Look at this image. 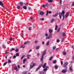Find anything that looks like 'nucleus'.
Instances as JSON below:
<instances>
[{
	"label": "nucleus",
	"instance_id": "603ef678",
	"mask_svg": "<svg viewBox=\"0 0 74 74\" xmlns=\"http://www.w3.org/2000/svg\"><path fill=\"white\" fill-rule=\"evenodd\" d=\"M57 42H60V40L59 39H57Z\"/></svg>",
	"mask_w": 74,
	"mask_h": 74
},
{
	"label": "nucleus",
	"instance_id": "f3484780",
	"mask_svg": "<svg viewBox=\"0 0 74 74\" xmlns=\"http://www.w3.org/2000/svg\"><path fill=\"white\" fill-rule=\"evenodd\" d=\"M48 1L49 3H52L53 2V0H48Z\"/></svg>",
	"mask_w": 74,
	"mask_h": 74
},
{
	"label": "nucleus",
	"instance_id": "9b49d317",
	"mask_svg": "<svg viewBox=\"0 0 74 74\" xmlns=\"http://www.w3.org/2000/svg\"><path fill=\"white\" fill-rule=\"evenodd\" d=\"M44 13L43 11H41L40 12L39 14L40 15H44Z\"/></svg>",
	"mask_w": 74,
	"mask_h": 74
},
{
	"label": "nucleus",
	"instance_id": "5701e85b",
	"mask_svg": "<svg viewBox=\"0 0 74 74\" xmlns=\"http://www.w3.org/2000/svg\"><path fill=\"white\" fill-rule=\"evenodd\" d=\"M69 69H70V71H73V69L72 68V66H70Z\"/></svg>",
	"mask_w": 74,
	"mask_h": 74
},
{
	"label": "nucleus",
	"instance_id": "de8ad7c7",
	"mask_svg": "<svg viewBox=\"0 0 74 74\" xmlns=\"http://www.w3.org/2000/svg\"><path fill=\"white\" fill-rule=\"evenodd\" d=\"M45 6H46L45 5H42V7H43V8H45Z\"/></svg>",
	"mask_w": 74,
	"mask_h": 74
},
{
	"label": "nucleus",
	"instance_id": "cd10ccee",
	"mask_svg": "<svg viewBox=\"0 0 74 74\" xmlns=\"http://www.w3.org/2000/svg\"><path fill=\"white\" fill-rule=\"evenodd\" d=\"M56 63V60H55L53 61V63L55 64Z\"/></svg>",
	"mask_w": 74,
	"mask_h": 74
},
{
	"label": "nucleus",
	"instance_id": "473e14b6",
	"mask_svg": "<svg viewBox=\"0 0 74 74\" xmlns=\"http://www.w3.org/2000/svg\"><path fill=\"white\" fill-rule=\"evenodd\" d=\"M7 64V62H5L3 65V66H5Z\"/></svg>",
	"mask_w": 74,
	"mask_h": 74
},
{
	"label": "nucleus",
	"instance_id": "c85d7f7f",
	"mask_svg": "<svg viewBox=\"0 0 74 74\" xmlns=\"http://www.w3.org/2000/svg\"><path fill=\"white\" fill-rule=\"evenodd\" d=\"M58 25H56L55 28V30H56L58 29Z\"/></svg>",
	"mask_w": 74,
	"mask_h": 74
},
{
	"label": "nucleus",
	"instance_id": "f257e3e1",
	"mask_svg": "<svg viewBox=\"0 0 74 74\" xmlns=\"http://www.w3.org/2000/svg\"><path fill=\"white\" fill-rule=\"evenodd\" d=\"M69 15H70V12H68L66 13L65 15V17L66 18H67L68 16H69Z\"/></svg>",
	"mask_w": 74,
	"mask_h": 74
},
{
	"label": "nucleus",
	"instance_id": "4be33fe9",
	"mask_svg": "<svg viewBox=\"0 0 74 74\" xmlns=\"http://www.w3.org/2000/svg\"><path fill=\"white\" fill-rule=\"evenodd\" d=\"M23 8L24 9V10H27V7L26 6H24L23 7Z\"/></svg>",
	"mask_w": 74,
	"mask_h": 74
},
{
	"label": "nucleus",
	"instance_id": "9d476101",
	"mask_svg": "<svg viewBox=\"0 0 74 74\" xmlns=\"http://www.w3.org/2000/svg\"><path fill=\"white\" fill-rule=\"evenodd\" d=\"M67 64H68V63L67 62H65L63 66L64 67H66Z\"/></svg>",
	"mask_w": 74,
	"mask_h": 74
},
{
	"label": "nucleus",
	"instance_id": "c756f323",
	"mask_svg": "<svg viewBox=\"0 0 74 74\" xmlns=\"http://www.w3.org/2000/svg\"><path fill=\"white\" fill-rule=\"evenodd\" d=\"M56 46H53V50H55V49H56Z\"/></svg>",
	"mask_w": 74,
	"mask_h": 74
},
{
	"label": "nucleus",
	"instance_id": "2eb2a0df",
	"mask_svg": "<svg viewBox=\"0 0 74 74\" xmlns=\"http://www.w3.org/2000/svg\"><path fill=\"white\" fill-rule=\"evenodd\" d=\"M62 36H63V37H64V36H66V33H65L63 32H62Z\"/></svg>",
	"mask_w": 74,
	"mask_h": 74
},
{
	"label": "nucleus",
	"instance_id": "f704fd0d",
	"mask_svg": "<svg viewBox=\"0 0 74 74\" xmlns=\"http://www.w3.org/2000/svg\"><path fill=\"white\" fill-rule=\"evenodd\" d=\"M52 58H53V56H51L49 58V60H51L52 59Z\"/></svg>",
	"mask_w": 74,
	"mask_h": 74
},
{
	"label": "nucleus",
	"instance_id": "412c9836",
	"mask_svg": "<svg viewBox=\"0 0 74 74\" xmlns=\"http://www.w3.org/2000/svg\"><path fill=\"white\" fill-rule=\"evenodd\" d=\"M54 21H55V19H52L51 21V23H53Z\"/></svg>",
	"mask_w": 74,
	"mask_h": 74
},
{
	"label": "nucleus",
	"instance_id": "6ab92c4d",
	"mask_svg": "<svg viewBox=\"0 0 74 74\" xmlns=\"http://www.w3.org/2000/svg\"><path fill=\"white\" fill-rule=\"evenodd\" d=\"M15 51V49L14 48H12L10 49V51Z\"/></svg>",
	"mask_w": 74,
	"mask_h": 74
},
{
	"label": "nucleus",
	"instance_id": "58836bf2",
	"mask_svg": "<svg viewBox=\"0 0 74 74\" xmlns=\"http://www.w3.org/2000/svg\"><path fill=\"white\" fill-rule=\"evenodd\" d=\"M42 71H39V72L38 73V74H42Z\"/></svg>",
	"mask_w": 74,
	"mask_h": 74
},
{
	"label": "nucleus",
	"instance_id": "39448f33",
	"mask_svg": "<svg viewBox=\"0 0 74 74\" xmlns=\"http://www.w3.org/2000/svg\"><path fill=\"white\" fill-rule=\"evenodd\" d=\"M48 13L49 14H51L52 13V12H51V11H49L48 12V10H47V13L46 14L47 16L48 15Z\"/></svg>",
	"mask_w": 74,
	"mask_h": 74
},
{
	"label": "nucleus",
	"instance_id": "5fc2aeb1",
	"mask_svg": "<svg viewBox=\"0 0 74 74\" xmlns=\"http://www.w3.org/2000/svg\"><path fill=\"white\" fill-rule=\"evenodd\" d=\"M37 55L38 56H40V53H38Z\"/></svg>",
	"mask_w": 74,
	"mask_h": 74
},
{
	"label": "nucleus",
	"instance_id": "e433bc0d",
	"mask_svg": "<svg viewBox=\"0 0 74 74\" xmlns=\"http://www.w3.org/2000/svg\"><path fill=\"white\" fill-rule=\"evenodd\" d=\"M25 56H23L21 58V60H22V59H23V58H24V57H25Z\"/></svg>",
	"mask_w": 74,
	"mask_h": 74
},
{
	"label": "nucleus",
	"instance_id": "7ed1b4c3",
	"mask_svg": "<svg viewBox=\"0 0 74 74\" xmlns=\"http://www.w3.org/2000/svg\"><path fill=\"white\" fill-rule=\"evenodd\" d=\"M0 5H1V6L3 7V8L5 6L4 5V4H3V3L1 1H0Z\"/></svg>",
	"mask_w": 74,
	"mask_h": 74
},
{
	"label": "nucleus",
	"instance_id": "2f4dec72",
	"mask_svg": "<svg viewBox=\"0 0 74 74\" xmlns=\"http://www.w3.org/2000/svg\"><path fill=\"white\" fill-rule=\"evenodd\" d=\"M26 60V58H25L23 60V64H24L25 62V61Z\"/></svg>",
	"mask_w": 74,
	"mask_h": 74
},
{
	"label": "nucleus",
	"instance_id": "4468645a",
	"mask_svg": "<svg viewBox=\"0 0 74 74\" xmlns=\"http://www.w3.org/2000/svg\"><path fill=\"white\" fill-rule=\"evenodd\" d=\"M58 15V13H56L55 14L53 15V17H55L56 16H57Z\"/></svg>",
	"mask_w": 74,
	"mask_h": 74
},
{
	"label": "nucleus",
	"instance_id": "f03ea898",
	"mask_svg": "<svg viewBox=\"0 0 74 74\" xmlns=\"http://www.w3.org/2000/svg\"><path fill=\"white\" fill-rule=\"evenodd\" d=\"M35 65H36V64L35 63L33 64L32 65H30V69H32V68H33V67H34V66H35Z\"/></svg>",
	"mask_w": 74,
	"mask_h": 74
},
{
	"label": "nucleus",
	"instance_id": "37998d69",
	"mask_svg": "<svg viewBox=\"0 0 74 74\" xmlns=\"http://www.w3.org/2000/svg\"><path fill=\"white\" fill-rule=\"evenodd\" d=\"M9 40L10 41H12L13 40V38H12L11 37L9 38Z\"/></svg>",
	"mask_w": 74,
	"mask_h": 74
},
{
	"label": "nucleus",
	"instance_id": "a878e982",
	"mask_svg": "<svg viewBox=\"0 0 74 74\" xmlns=\"http://www.w3.org/2000/svg\"><path fill=\"white\" fill-rule=\"evenodd\" d=\"M40 48V46H36V49H38Z\"/></svg>",
	"mask_w": 74,
	"mask_h": 74
},
{
	"label": "nucleus",
	"instance_id": "4d7b16f0",
	"mask_svg": "<svg viewBox=\"0 0 74 74\" xmlns=\"http://www.w3.org/2000/svg\"><path fill=\"white\" fill-rule=\"evenodd\" d=\"M62 0H60V4H62Z\"/></svg>",
	"mask_w": 74,
	"mask_h": 74
},
{
	"label": "nucleus",
	"instance_id": "a211bd4d",
	"mask_svg": "<svg viewBox=\"0 0 74 74\" xmlns=\"http://www.w3.org/2000/svg\"><path fill=\"white\" fill-rule=\"evenodd\" d=\"M45 5L46 7H48V6H49V4L48 3H47Z\"/></svg>",
	"mask_w": 74,
	"mask_h": 74
},
{
	"label": "nucleus",
	"instance_id": "49530a36",
	"mask_svg": "<svg viewBox=\"0 0 74 74\" xmlns=\"http://www.w3.org/2000/svg\"><path fill=\"white\" fill-rule=\"evenodd\" d=\"M49 36H50V37H51L52 36V34L50 33L49 34Z\"/></svg>",
	"mask_w": 74,
	"mask_h": 74
},
{
	"label": "nucleus",
	"instance_id": "b1692460",
	"mask_svg": "<svg viewBox=\"0 0 74 74\" xmlns=\"http://www.w3.org/2000/svg\"><path fill=\"white\" fill-rule=\"evenodd\" d=\"M15 55L16 56H19V53H17Z\"/></svg>",
	"mask_w": 74,
	"mask_h": 74
},
{
	"label": "nucleus",
	"instance_id": "c9c22d12",
	"mask_svg": "<svg viewBox=\"0 0 74 74\" xmlns=\"http://www.w3.org/2000/svg\"><path fill=\"white\" fill-rule=\"evenodd\" d=\"M43 71H47V68L44 69H43Z\"/></svg>",
	"mask_w": 74,
	"mask_h": 74
},
{
	"label": "nucleus",
	"instance_id": "dca6fc26",
	"mask_svg": "<svg viewBox=\"0 0 74 74\" xmlns=\"http://www.w3.org/2000/svg\"><path fill=\"white\" fill-rule=\"evenodd\" d=\"M46 65H47V63H45L43 65V69H45V68L46 67Z\"/></svg>",
	"mask_w": 74,
	"mask_h": 74
},
{
	"label": "nucleus",
	"instance_id": "ea45409f",
	"mask_svg": "<svg viewBox=\"0 0 74 74\" xmlns=\"http://www.w3.org/2000/svg\"><path fill=\"white\" fill-rule=\"evenodd\" d=\"M27 45H29L30 44V41H27Z\"/></svg>",
	"mask_w": 74,
	"mask_h": 74
},
{
	"label": "nucleus",
	"instance_id": "4c0bfd02",
	"mask_svg": "<svg viewBox=\"0 0 74 74\" xmlns=\"http://www.w3.org/2000/svg\"><path fill=\"white\" fill-rule=\"evenodd\" d=\"M14 69L15 70H17V69H18V67H17V66H16L14 68Z\"/></svg>",
	"mask_w": 74,
	"mask_h": 74
},
{
	"label": "nucleus",
	"instance_id": "20e7f679",
	"mask_svg": "<svg viewBox=\"0 0 74 74\" xmlns=\"http://www.w3.org/2000/svg\"><path fill=\"white\" fill-rule=\"evenodd\" d=\"M67 70L63 69L62 71V73H67Z\"/></svg>",
	"mask_w": 74,
	"mask_h": 74
},
{
	"label": "nucleus",
	"instance_id": "72a5a7b5",
	"mask_svg": "<svg viewBox=\"0 0 74 74\" xmlns=\"http://www.w3.org/2000/svg\"><path fill=\"white\" fill-rule=\"evenodd\" d=\"M62 14H65V11H64V10H62Z\"/></svg>",
	"mask_w": 74,
	"mask_h": 74
},
{
	"label": "nucleus",
	"instance_id": "774afa93",
	"mask_svg": "<svg viewBox=\"0 0 74 74\" xmlns=\"http://www.w3.org/2000/svg\"><path fill=\"white\" fill-rule=\"evenodd\" d=\"M35 43H37V40H35Z\"/></svg>",
	"mask_w": 74,
	"mask_h": 74
},
{
	"label": "nucleus",
	"instance_id": "bf43d9fd",
	"mask_svg": "<svg viewBox=\"0 0 74 74\" xmlns=\"http://www.w3.org/2000/svg\"><path fill=\"white\" fill-rule=\"evenodd\" d=\"M48 36V34H47V33H46V34H45V36H46V37H47V36Z\"/></svg>",
	"mask_w": 74,
	"mask_h": 74
},
{
	"label": "nucleus",
	"instance_id": "69168bd1",
	"mask_svg": "<svg viewBox=\"0 0 74 74\" xmlns=\"http://www.w3.org/2000/svg\"><path fill=\"white\" fill-rule=\"evenodd\" d=\"M62 41H64V38H62Z\"/></svg>",
	"mask_w": 74,
	"mask_h": 74
},
{
	"label": "nucleus",
	"instance_id": "8fccbe9b",
	"mask_svg": "<svg viewBox=\"0 0 74 74\" xmlns=\"http://www.w3.org/2000/svg\"><path fill=\"white\" fill-rule=\"evenodd\" d=\"M62 16H63V19L64 20V14H62Z\"/></svg>",
	"mask_w": 74,
	"mask_h": 74
},
{
	"label": "nucleus",
	"instance_id": "3c124183",
	"mask_svg": "<svg viewBox=\"0 0 74 74\" xmlns=\"http://www.w3.org/2000/svg\"><path fill=\"white\" fill-rule=\"evenodd\" d=\"M3 47L4 48H6V47L5 46V45H3Z\"/></svg>",
	"mask_w": 74,
	"mask_h": 74
},
{
	"label": "nucleus",
	"instance_id": "aec40b11",
	"mask_svg": "<svg viewBox=\"0 0 74 74\" xmlns=\"http://www.w3.org/2000/svg\"><path fill=\"white\" fill-rule=\"evenodd\" d=\"M23 3L21 2H20V5L21 6H23Z\"/></svg>",
	"mask_w": 74,
	"mask_h": 74
},
{
	"label": "nucleus",
	"instance_id": "e2e57ef3",
	"mask_svg": "<svg viewBox=\"0 0 74 74\" xmlns=\"http://www.w3.org/2000/svg\"><path fill=\"white\" fill-rule=\"evenodd\" d=\"M41 20L42 21H44V18H41Z\"/></svg>",
	"mask_w": 74,
	"mask_h": 74
},
{
	"label": "nucleus",
	"instance_id": "7c9ffc66",
	"mask_svg": "<svg viewBox=\"0 0 74 74\" xmlns=\"http://www.w3.org/2000/svg\"><path fill=\"white\" fill-rule=\"evenodd\" d=\"M27 71H25L23 72V74H27Z\"/></svg>",
	"mask_w": 74,
	"mask_h": 74
},
{
	"label": "nucleus",
	"instance_id": "09e8293b",
	"mask_svg": "<svg viewBox=\"0 0 74 74\" xmlns=\"http://www.w3.org/2000/svg\"><path fill=\"white\" fill-rule=\"evenodd\" d=\"M63 53L64 55H66V52H64Z\"/></svg>",
	"mask_w": 74,
	"mask_h": 74
},
{
	"label": "nucleus",
	"instance_id": "393cba45",
	"mask_svg": "<svg viewBox=\"0 0 74 74\" xmlns=\"http://www.w3.org/2000/svg\"><path fill=\"white\" fill-rule=\"evenodd\" d=\"M49 45V42L48 41L46 43V45L47 46H48Z\"/></svg>",
	"mask_w": 74,
	"mask_h": 74
},
{
	"label": "nucleus",
	"instance_id": "052dcab7",
	"mask_svg": "<svg viewBox=\"0 0 74 74\" xmlns=\"http://www.w3.org/2000/svg\"><path fill=\"white\" fill-rule=\"evenodd\" d=\"M63 64V61H61V65H62V64Z\"/></svg>",
	"mask_w": 74,
	"mask_h": 74
},
{
	"label": "nucleus",
	"instance_id": "c03bdc74",
	"mask_svg": "<svg viewBox=\"0 0 74 74\" xmlns=\"http://www.w3.org/2000/svg\"><path fill=\"white\" fill-rule=\"evenodd\" d=\"M16 52H18L19 51V49H16Z\"/></svg>",
	"mask_w": 74,
	"mask_h": 74
},
{
	"label": "nucleus",
	"instance_id": "1a4fd4ad",
	"mask_svg": "<svg viewBox=\"0 0 74 74\" xmlns=\"http://www.w3.org/2000/svg\"><path fill=\"white\" fill-rule=\"evenodd\" d=\"M58 67H59V66L57 64H56L55 66V68L56 70L58 69Z\"/></svg>",
	"mask_w": 74,
	"mask_h": 74
},
{
	"label": "nucleus",
	"instance_id": "a19ab883",
	"mask_svg": "<svg viewBox=\"0 0 74 74\" xmlns=\"http://www.w3.org/2000/svg\"><path fill=\"white\" fill-rule=\"evenodd\" d=\"M60 29L59 28L57 29V32H60Z\"/></svg>",
	"mask_w": 74,
	"mask_h": 74
},
{
	"label": "nucleus",
	"instance_id": "79ce46f5",
	"mask_svg": "<svg viewBox=\"0 0 74 74\" xmlns=\"http://www.w3.org/2000/svg\"><path fill=\"white\" fill-rule=\"evenodd\" d=\"M8 62L9 63H11V60H8Z\"/></svg>",
	"mask_w": 74,
	"mask_h": 74
},
{
	"label": "nucleus",
	"instance_id": "423d86ee",
	"mask_svg": "<svg viewBox=\"0 0 74 74\" xmlns=\"http://www.w3.org/2000/svg\"><path fill=\"white\" fill-rule=\"evenodd\" d=\"M46 52H47V50L45 49L44 51H43V52L42 53V56H44L45 55V53H46Z\"/></svg>",
	"mask_w": 74,
	"mask_h": 74
},
{
	"label": "nucleus",
	"instance_id": "338daca9",
	"mask_svg": "<svg viewBox=\"0 0 74 74\" xmlns=\"http://www.w3.org/2000/svg\"><path fill=\"white\" fill-rule=\"evenodd\" d=\"M67 69H68L67 67H66L65 70H67Z\"/></svg>",
	"mask_w": 74,
	"mask_h": 74
},
{
	"label": "nucleus",
	"instance_id": "13d9d810",
	"mask_svg": "<svg viewBox=\"0 0 74 74\" xmlns=\"http://www.w3.org/2000/svg\"><path fill=\"white\" fill-rule=\"evenodd\" d=\"M44 44H45V42H44V41H42V45H44Z\"/></svg>",
	"mask_w": 74,
	"mask_h": 74
},
{
	"label": "nucleus",
	"instance_id": "ddd939ff",
	"mask_svg": "<svg viewBox=\"0 0 74 74\" xmlns=\"http://www.w3.org/2000/svg\"><path fill=\"white\" fill-rule=\"evenodd\" d=\"M49 31L50 33H52L53 30H52V29H49Z\"/></svg>",
	"mask_w": 74,
	"mask_h": 74
},
{
	"label": "nucleus",
	"instance_id": "0eeeda50",
	"mask_svg": "<svg viewBox=\"0 0 74 74\" xmlns=\"http://www.w3.org/2000/svg\"><path fill=\"white\" fill-rule=\"evenodd\" d=\"M41 66H42V64H40L39 65L38 67V68L36 69V71H38V70H39L41 67Z\"/></svg>",
	"mask_w": 74,
	"mask_h": 74
},
{
	"label": "nucleus",
	"instance_id": "864d4df0",
	"mask_svg": "<svg viewBox=\"0 0 74 74\" xmlns=\"http://www.w3.org/2000/svg\"><path fill=\"white\" fill-rule=\"evenodd\" d=\"M59 17H60V19H62V14H61V15H60Z\"/></svg>",
	"mask_w": 74,
	"mask_h": 74
},
{
	"label": "nucleus",
	"instance_id": "680f3d73",
	"mask_svg": "<svg viewBox=\"0 0 74 74\" xmlns=\"http://www.w3.org/2000/svg\"><path fill=\"white\" fill-rule=\"evenodd\" d=\"M17 67H18V69H20V66H19V65H17Z\"/></svg>",
	"mask_w": 74,
	"mask_h": 74
},
{
	"label": "nucleus",
	"instance_id": "f8f14e48",
	"mask_svg": "<svg viewBox=\"0 0 74 74\" xmlns=\"http://www.w3.org/2000/svg\"><path fill=\"white\" fill-rule=\"evenodd\" d=\"M44 56L42 55L41 58L40 59L41 61H42L43 60V59H44Z\"/></svg>",
	"mask_w": 74,
	"mask_h": 74
},
{
	"label": "nucleus",
	"instance_id": "6e6552de",
	"mask_svg": "<svg viewBox=\"0 0 74 74\" xmlns=\"http://www.w3.org/2000/svg\"><path fill=\"white\" fill-rule=\"evenodd\" d=\"M4 8H5L7 11H9V12H10V10L8 9L7 8V7H6L5 6H4L3 7Z\"/></svg>",
	"mask_w": 74,
	"mask_h": 74
},
{
	"label": "nucleus",
	"instance_id": "a18cd8bd",
	"mask_svg": "<svg viewBox=\"0 0 74 74\" xmlns=\"http://www.w3.org/2000/svg\"><path fill=\"white\" fill-rule=\"evenodd\" d=\"M16 56H15V55L13 56L12 57V59H15V58H16Z\"/></svg>",
	"mask_w": 74,
	"mask_h": 74
},
{
	"label": "nucleus",
	"instance_id": "6e6d98bb",
	"mask_svg": "<svg viewBox=\"0 0 74 74\" xmlns=\"http://www.w3.org/2000/svg\"><path fill=\"white\" fill-rule=\"evenodd\" d=\"M29 30H32V27H30L29 28Z\"/></svg>",
	"mask_w": 74,
	"mask_h": 74
},
{
	"label": "nucleus",
	"instance_id": "0e129e2a",
	"mask_svg": "<svg viewBox=\"0 0 74 74\" xmlns=\"http://www.w3.org/2000/svg\"><path fill=\"white\" fill-rule=\"evenodd\" d=\"M32 50L30 49V50H29V51L28 52H29V53L30 52H32Z\"/></svg>",
	"mask_w": 74,
	"mask_h": 74
},
{
	"label": "nucleus",
	"instance_id": "bb28decb",
	"mask_svg": "<svg viewBox=\"0 0 74 74\" xmlns=\"http://www.w3.org/2000/svg\"><path fill=\"white\" fill-rule=\"evenodd\" d=\"M17 8L18 10H19L21 8V6L18 5L17 6Z\"/></svg>",
	"mask_w": 74,
	"mask_h": 74
}]
</instances>
